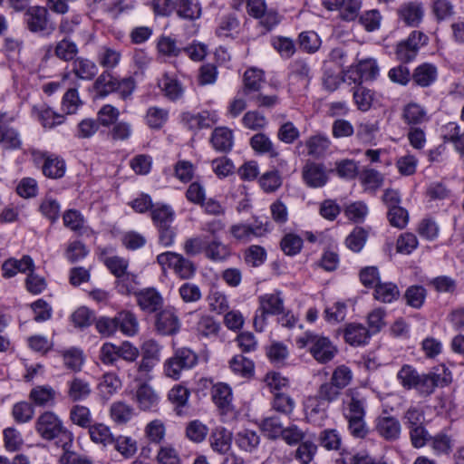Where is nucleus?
I'll list each match as a JSON object with an SVG mask.
<instances>
[{"mask_svg":"<svg viewBox=\"0 0 464 464\" xmlns=\"http://www.w3.org/2000/svg\"><path fill=\"white\" fill-rule=\"evenodd\" d=\"M34 115L44 128L52 129L64 121L65 117L45 105L33 108Z\"/></svg>","mask_w":464,"mask_h":464,"instance_id":"obj_24","label":"nucleus"},{"mask_svg":"<svg viewBox=\"0 0 464 464\" xmlns=\"http://www.w3.org/2000/svg\"><path fill=\"white\" fill-rule=\"evenodd\" d=\"M235 442L242 451L253 453L260 444V437L256 431L244 429L237 432Z\"/></svg>","mask_w":464,"mask_h":464,"instance_id":"obj_20","label":"nucleus"},{"mask_svg":"<svg viewBox=\"0 0 464 464\" xmlns=\"http://www.w3.org/2000/svg\"><path fill=\"white\" fill-rule=\"evenodd\" d=\"M89 434L94 443L102 444L104 447L114 443V437L110 428L103 423L91 425Z\"/></svg>","mask_w":464,"mask_h":464,"instance_id":"obj_36","label":"nucleus"},{"mask_svg":"<svg viewBox=\"0 0 464 464\" xmlns=\"http://www.w3.org/2000/svg\"><path fill=\"white\" fill-rule=\"evenodd\" d=\"M157 263L160 266L163 272L172 269L179 278H191L196 267L192 261L184 257L182 255L175 252H164L157 256Z\"/></svg>","mask_w":464,"mask_h":464,"instance_id":"obj_3","label":"nucleus"},{"mask_svg":"<svg viewBox=\"0 0 464 464\" xmlns=\"http://www.w3.org/2000/svg\"><path fill=\"white\" fill-rule=\"evenodd\" d=\"M258 302L259 308L268 314H279L284 311V300L279 292L263 295L259 296Z\"/></svg>","mask_w":464,"mask_h":464,"instance_id":"obj_25","label":"nucleus"},{"mask_svg":"<svg viewBox=\"0 0 464 464\" xmlns=\"http://www.w3.org/2000/svg\"><path fill=\"white\" fill-rule=\"evenodd\" d=\"M24 23L30 32L44 36L52 34L55 29L54 24L50 21L48 9L44 6L34 5L27 8L24 13Z\"/></svg>","mask_w":464,"mask_h":464,"instance_id":"obj_4","label":"nucleus"},{"mask_svg":"<svg viewBox=\"0 0 464 464\" xmlns=\"http://www.w3.org/2000/svg\"><path fill=\"white\" fill-rule=\"evenodd\" d=\"M375 430L386 440L393 441L400 438L401 426L395 417L380 416L376 419Z\"/></svg>","mask_w":464,"mask_h":464,"instance_id":"obj_11","label":"nucleus"},{"mask_svg":"<svg viewBox=\"0 0 464 464\" xmlns=\"http://www.w3.org/2000/svg\"><path fill=\"white\" fill-rule=\"evenodd\" d=\"M134 414V409L123 401H115L111 405L110 415L117 424H125L130 421Z\"/></svg>","mask_w":464,"mask_h":464,"instance_id":"obj_35","label":"nucleus"},{"mask_svg":"<svg viewBox=\"0 0 464 464\" xmlns=\"http://www.w3.org/2000/svg\"><path fill=\"white\" fill-rule=\"evenodd\" d=\"M417 246L418 239L412 233H403L397 239L396 250L398 253L409 255L416 249Z\"/></svg>","mask_w":464,"mask_h":464,"instance_id":"obj_62","label":"nucleus"},{"mask_svg":"<svg viewBox=\"0 0 464 464\" xmlns=\"http://www.w3.org/2000/svg\"><path fill=\"white\" fill-rule=\"evenodd\" d=\"M329 404L319 399L316 395L307 400L305 403L306 418L314 423L320 424L327 416Z\"/></svg>","mask_w":464,"mask_h":464,"instance_id":"obj_17","label":"nucleus"},{"mask_svg":"<svg viewBox=\"0 0 464 464\" xmlns=\"http://www.w3.org/2000/svg\"><path fill=\"white\" fill-rule=\"evenodd\" d=\"M115 317L118 329L124 334L133 336L138 333L139 323L134 314L130 311H121Z\"/></svg>","mask_w":464,"mask_h":464,"instance_id":"obj_33","label":"nucleus"},{"mask_svg":"<svg viewBox=\"0 0 464 464\" xmlns=\"http://www.w3.org/2000/svg\"><path fill=\"white\" fill-rule=\"evenodd\" d=\"M272 406L278 412L290 414L295 408V401L285 392H275Z\"/></svg>","mask_w":464,"mask_h":464,"instance_id":"obj_54","label":"nucleus"},{"mask_svg":"<svg viewBox=\"0 0 464 464\" xmlns=\"http://www.w3.org/2000/svg\"><path fill=\"white\" fill-rule=\"evenodd\" d=\"M43 174H63L66 165L63 159L56 155L43 156Z\"/></svg>","mask_w":464,"mask_h":464,"instance_id":"obj_50","label":"nucleus"},{"mask_svg":"<svg viewBox=\"0 0 464 464\" xmlns=\"http://www.w3.org/2000/svg\"><path fill=\"white\" fill-rule=\"evenodd\" d=\"M121 58L120 51L109 46H102L98 53L99 64L107 70L115 68L120 63Z\"/></svg>","mask_w":464,"mask_h":464,"instance_id":"obj_41","label":"nucleus"},{"mask_svg":"<svg viewBox=\"0 0 464 464\" xmlns=\"http://www.w3.org/2000/svg\"><path fill=\"white\" fill-rule=\"evenodd\" d=\"M182 121L186 126L192 130L208 128L210 126L209 118L205 113H191L184 112L182 114Z\"/></svg>","mask_w":464,"mask_h":464,"instance_id":"obj_52","label":"nucleus"},{"mask_svg":"<svg viewBox=\"0 0 464 464\" xmlns=\"http://www.w3.org/2000/svg\"><path fill=\"white\" fill-rule=\"evenodd\" d=\"M264 72L256 68H250L244 73V93L246 95L252 92H258L264 82Z\"/></svg>","mask_w":464,"mask_h":464,"instance_id":"obj_37","label":"nucleus"},{"mask_svg":"<svg viewBox=\"0 0 464 464\" xmlns=\"http://www.w3.org/2000/svg\"><path fill=\"white\" fill-rule=\"evenodd\" d=\"M353 100L357 108L362 111H367L373 102V92L363 87L357 85L353 88Z\"/></svg>","mask_w":464,"mask_h":464,"instance_id":"obj_43","label":"nucleus"},{"mask_svg":"<svg viewBox=\"0 0 464 464\" xmlns=\"http://www.w3.org/2000/svg\"><path fill=\"white\" fill-rule=\"evenodd\" d=\"M121 387V381L114 373H105L99 383V391L101 395L109 400Z\"/></svg>","mask_w":464,"mask_h":464,"instance_id":"obj_39","label":"nucleus"},{"mask_svg":"<svg viewBox=\"0 0 464 464\" xmlns=\"http://www.w3.org/2000/svg\"><path fill=\"white\" fill-rule=\"evenodd\" d=\"M204 253L206 257L213 261H223L230 254L228 247L220 240L215 238L207 242Z\"/></svg>","mask_w":464,"mask_h":464,"instance_id":"obj_42","label":"nucleus"},{"mask_svg":"<svg viewBox=\"0 0 464 464\" xmlns=\"http://www.w3.org/2000/svg\"><path fill=\"white\" fill-rule=\"evenodd\" d=\"M411 443L413 448H423L430 442L431 435L429 433L424 425L409 429Z\"/></svg>","mask_w":464,"mask_h":464,"instance_id":"obj_60","label":"nucleus"},{"mask_svg":"<svg viewBox=\"0 0 464 464\" xmlns=\"http://www.w3.org/2000/svg\"><path fill=\"white\" fill-rule=\"evenodd\" d=\"M269 232V223L255 219L254 223L248 224L238 222L229 227V233L235 240L240 243H248L255 237H261Z\"/></svg>","mask_w":464,"mask_h":464,"instance_id":"obj_8","label":"nucleus"},{"mask_svg":"<svg viewBox=\"0 0 464 464\" xmlns=\"http://www.w3.org/2000/svg\"><path fill=\"white\" fill-rule=\"evenodd\" d=\"M345 397L346 399L343 400V403L347 405L348 409V413H345V418H363L365 414L363 401L358 397V393L354 390H348L345 392Z\"/></svg>","mask_w":464,"mask_h":464,"instance_id":"obj_38","label":"nucleus"},{"mask_svg":"<svg viewBox=\"0 0 464 464\" xmlns=\"http://www.w3.org/2000/svg\"><path fill=\"white\" fill-rule=\"evenodd\" d=\"M448 383L449 380L446 377H441L440 374L436 372H430L419 376L415 389L421 394L430 395L434 392L436 387L440 385L444 386Z\"/></svg>","mask_w":464,"mask_h":464,"instance_id":"obj_19","label":"nucleus"},{"mask_svg":"<svg viewBox=\"0 0 464 464\" xmlns=\"http://www.w3.org/2000/svg\"><path fill=\"white\" fill-rule=\"evenodd\" d=\"M212 399L215 404L223 411L232 409V392L228 385L218 383L212 388Z\"/></svg>","mask_w":464,"mask_h":464,"instance_id":"obj_28","label":"nucleus"},{"mask_svg":"<svg viewBox=\"0 0 464 464\" xmlns=\"http://www.w3.org/2000/svg\"><path fill=\"white\" fill-rule=\"evenodd\" d=\"M72 421L82 427L90 428L92 425V414L89 408L83 405H74L70 412Z\"/></svg>","mask_w":464,"mask_h":464,"instance_id":"obj_49","label":"nucleus"},{"mask_svg":"<svg viewBox=\"0 0 464 464\" xmlns=\"http://www.w3.org/2000/svg\"><path fill=\"white\" fill-rule=\"evenodd\" d=\"M231 370L244 377H249L254 372V362L242 354L235 355L230 361Z\"/></svg>","mask_w":464,"mask_h":464,"instance_id":"obj_44","label":"nucleus"},{"mask_svg":"<svg viewBox=\"0 0 464 464\" xmlns=\"http://www.w3.org/2000/svg\"><path fill=\"white\" fill-rule=\"evenodd\" d=\"M67 395L72 401H84L92 393L90 382L80 377L74 376L67 382Z\"/></svg>","mask_w":464,"mask_h":464,"instance_id":"obj_14","label":"nucleus"},{"mask_svg":"<svg viewBox=\"0 0 464 464\" xmlns=\"http://www.w3.org/2000/svg\"><path fill=\"white\" fill-rule=\"evenodd\" d=\"M341 395V390L331 382L322 383L316 392V396L327 404L336 401Z\"/></svg>","mask_w":464,"mask_h":464,"instance_id":"obj_61","label":"nucleus"},{"mask_svg":"<svg viewBox=\"0 0 464 464\" xmlns=\"http://www.w3.org/2000/svg\"><path fill=\"white\" fill-rule=\"evenodd\" d=\"M240 22L234 14H227L220 18L216 34L219 37H228L239 28Z\"/></svg>","mask_w":464,"mask_h":464,"instance_id":"obj_47","label":"nucleus"},{"mask_svg":"<svg viewBox=\"0 0 464 464\" xmlns=\"http://www.w3.org/2000/svg\"><path fill=\"white\" fill-rule=\"evenodd\" d=\"M35 430L44 440H56V445L64 451H68L72 446V434L63 427L62 420L53 412L41 414L35 422Z\"/></svg>","mask_w":464,"mask_h":464,"instance_id":"obj_1","label":"nucleus"},{"mask_svg":"<svg viewBox=\"0 0 464 464\" xmlns=\"http://www.w3.org/2000/svg\"><path fill=\"white\" fill-rule=\"evenodd\" d=\"M402 119L409 125L421 124L428 119L427 111L419 103L410 102L403 107Z\"/></svg>","mask_w":464,"mask_h":464,"instance_id":"obj_30","label":"nucleus"},{"mask_svg":"<svg viewBox=\"0 0 464 464\" xmlns=\"http://www.w3.org/2000/svg\"><path fill=\"white\" fill-rule=\"evenodd\" d=\"M251 148L259 154H268L270 158H277L279 152L272 140L262 132L255 134L250 139Z\"/></svg>","mask_w":464,"mask_h":464,"instance_id":"obj_29","label":"nucleus"},{"mask_svg":"<svg viewBox=\"0 0 464 464\" xmlns=\"http://www.w3.org/2000/svg\"><path fill=\"white\" fill-rule=\"evenodd\" d=\"M330 146V139L322 134L311 136L305 140L307 154L316 159L323 157L329 150Z\"/></svg>","mask_w":464,"mask_h":464,"instance_id":"obj_26","label":"nucleus"},{"mask_svg":"<svg viewBox=\"0 0 464 464\" xmlns=\"http://www.w3.org/2000/svg\"><path fill=\"white\" fill-rule=\"evenodd\" d=\"M180 325V320L172 309L166 308L157 314L155 327L162 335L176 334Z\"/></svg>","mask_w":464,"mask_h":464,"instance_id":"obj_9","label":"nucleus"},{"mask_svg":"<svg viewBox=\"0 0 464 464\" xmlns=\"http://www.w3.org/2000/svg\"><path fill=\"white\" fill-rule=\"evenodd\" d=\"M231 434L222 427L216 428L209 436L211 449L218 454H227L231 448Z\"/></svg>","mask_w":464,"mask_h":464,"instance_id":"obj_16","label":"nucleus"},{"mask_svg":"<svg viewBox=\"0 0 464 464\" xmlns=\"http://www.w3.org/2000/svg\"><path fill=\"white\" fill-rule=\"evenodd\" d=\"M210 142L218 151H229L234 143L233 131L227 127L216 128L212 132Z\"/></svg>","mask_w":464,"mask_h":464,"instance_id":"obj_21","label":"nucleus"},{"mask_svg":"<svg viewBox=\"0 0 464 464\" xmlns=\"http://www.w3.org/2000/svg\"><path fill=\"white\" fill-rule=\"evenodd\" d=\"M388 77L393 83L406 86L411 79V73L407 66L400 64L389 70Z\"/></svg>","mask_w":464,"mask_h":464,"instance_id":"obj_63","label":"nucleus"},{"mask_svg":"<svg viewBox=\"0 0 464 464\" xmlns=\"http://www.w3.org/2000/svg\"><path fill=\"white\" fill-rule=\"evenodd\" d=\"M429 445L436 456H448L454 448V440L446 430L431 435Z\"/></svg>","mask_w":464,"mask_h":464,"instance_id":"obj_13","label":"nucleus"},{"mask_svg":"<svg viewBox=\"0 0 464 464\" xmlns=\"http://www.w3.org/2000/svg\"><path fill=\"white\" fill-rule=\"evenodd\" d=\"M151 218L157 227L171 225L175 211L167 204H156L151 209Z\"/></svg>","mask_w":464,"mask_h":464,"instance_id":"obj_31","label":"nucleus"},{"mask_svg":"<svg viewBox=\"0 0 464 464\" xmlns=\"http://www.w3.org/2000/svg\"><path fill=\"white\" fill-rule=\"evenodd\" d=\"M361 5L360 0H343V3H341L340 8H337L336 11H339L340 17L343 20L353 21L359 14Z\"/></svg>","mask_w":464,"mask_h":464,"instance_id":"obj_58","label":"nucleus"},{"mask_svg":"<svg viewBox=\"0 0 464 464\" xmlns=\"http://www.w3.org/2000/svg\"><path fill=\"white\" fill-rule=\"evenodd\" d=\"M208 432V428L200 420H194L189 421L186 427L187 438L196 443L202 442Z\"/></svg>","mask_w":464,"mask_h":464,"instance_id":"obj_46","label":"nucleus"},{"mask_svg":"<svg viewBox=\"0 0 464 464\" xmlns=\"http://www.w3.org/2000/svg\"><path fill=\"white\" fill-rule=\"evenodd\" d=\"M55 55L63 61H72L78 53L77 45L64 38L56 44L54 49Z\"/></svg>","mask_w":464,"mask_h":464,"instance_id":"obj_53","label":"nucleus"},{"mask_svg":"<svg viewBox=\"0 0 464 464\" xmlns=\"http://www.w3.org/2000/svg\"><path fill=\"white\" fill-rule=\"evenodd\" d=\"M429 37L420 31H412L407 39L401 41L395 50L397 59L402 63L413 61L420 49L428 44Z\"/></svg>","mask_w":464,"mask_h":464,"instance_id":"obj_6","label":"nucleus"},{"mask_svg":"<svg viewBox=\"0 0 464 464\" xmlns=\"http://www.w3.org/2000/svg\"><path fill=\"white\" fill-rule=\"evenodd\" d=\"M281 248L287 256L298 254L303 246V239L295 234H286L281 240Z\"/></svg>","mask_w":464,"mask_h":464,"instance_id":"obj_55","label":"nucleus"},{"mask_svg":"<svg viewBox=\"0 0 464 464\" xmlns=\"http://www.w3.org/2000/svg\"><path fill=\"white\" fill-rule=\"evenodd\" d=\"M273 47L284 58L289 59L295 52V46L292 39L288 37H275L272 40Z\"/></svg>","mask_w":464,"mask_h":464,"instance_id":"obj_64","label":"nucleus"},{"mask_svg":"<svg viewBox=\"0 0 464 464\" xmlns=\"http://www.w3.org/2000/svg\"><path fill=\"white\" fill-rule=\"evenodd\" d=\"M137 302L141 310L153 313L162 304L161 295L153 288H147L136 294Z\"/></svg>","mask_w":464,"mask_h":464,"instance_id":"obj_15","label":"nucleus"},{"mask_svg":"<svg viewBox=\"0 0 464 464\" xmlns=\"http://www.w3.org/2000/svg\"><path fill=\"white\" fill-rule=\"evenodd\" d=\"M135 401L141 411H150L159 403V397L147 383L139 385L135 393Z\"/></svg>","mask_w":464,"mask_h":464,"instance_id":"obj_18","label":"nucleus"},{"mask_svg":"<svg viewBox=\"0 0 464 464\" xmlns=\"http://www.w3.org/2000/svg\"><path fill=\"white\" fill-rule=\"evenodd\" d=\"M398 14L407 25L417 26L423 18L424 11L420 3L409 2L401 5Z\"/></svg>","mask_w":464,"mask_h":464,"instance_id":"obj_12","label":"nucleus"},{"mask_svg":"<svg viewBox=\"0 0 464 464\" xmlns=\"http://www.w3.org/2000/svg\"><path fill=\"white\" fill-rule=\"evenodd\" d=\"M299 348L308 347L313 357L320 363H326L334 359L337 348L329 338L311 332H306L296 339Z\"/></svg>","mask_w":464,"mask_h":464,"instance_id":"obj_2","label":"nucleus"},{"mask_svg":"<svg viewBox=\"0 0 464 464\" xmlns=\"http://www.w3.org/2000/svg\"><path fill=\"white\" fill-rule=\"evenodd\" d=\"M352 379L353 373L350 368L340 365L333 372L330 382L342 391L350 384Z\"/></svg>","mask_w":464,"mask_h":464,"instance_id":"obj_57","label":"nucleus"},{"mask_svg":"<svg viewBox=\"0 0 464 464\" xmlns=\"http://www.w3.org/2000/svg\"><path fill=\"white\" fill-rule=\"evenodd\" d=\"M299 44L308 53H315L321 46V39L314 31L303 32L299 34Z\"/></svg>","mask_w":464,"mask_h":464,"instance_id":"obj_51","label":"nucleus"},{"mask_svg":"<svg viewBox=\"0 0 464 464\" xmlns=\"http://www.w3.org/2000/svg\"><path fill=\"white\" fill-rule=\"evenodd\" d=\"M289 78L301 82L304 86L308 85L312 75L308 63L303 59H296L289 65Z\"/></svg>","mask_w":464,"mask_h":464,"instance_id":"obj_27","label":"nucleus"},{"mask_svg":"<svg viewBox=\"0 0 464 464\" xmlns=\"http://www.w3.org/2000/svg\"><path fill=\"white\" fill-rule=\"evenodd\" d=\"M72 71L78 79L91 81L97 74L98 68L92 61L78 57L72 61Z\"/></svg>","mask_w":464,"mask_h":464,"instance_id":"obj_22","label":"nucleus"},{"mask_svg":"<svg viewBox=\"0 0 464 464\" xmlns=\"http://www.w3.org/2000/svg\"><path fill=\"white\" fill-rule=\"evenodd\" d=\"M439 76L438 67L431 63L419 64L411 73L413 82L421 88H427L434 84Z\"/></svg>","mask_w":464,"mask_h":464,"instance_id":"obj_10","label":"nucleus"},{"mask_svg":"<svg viewBox=\"0 0 464 464\" xmlns=\"http://www.w3.org/2000/svg\"><path fill=\"white\" fill-rule=\"evenodd\" d=\"M169 111L167 110L151 107L148 110L146 114L147 124L152 129H160L167 121Z\"/></svg>","mask_w":464,"mask_h":464,"instance_id":"obj_56","label":"nucleus"},{"mask_svg":"<svg viewBox=\"0 0 464 464\" xmlns=\"http://www.w3.org/2000/svg\"><path fill=\"white\" fill-rule=\"evenodd\" d=\"M373 296L376 300L382 303H392L400 296V290L398 286L391 282L381 283L379 282L374 286Z\"/></svg>","mask_w":464,"mask_h":464,"instance_id":"obj_34","label":"nucleus"},{"mask_svg":"<svg viewBox=\"0 0 464 464\" xmlns=\"http://www.w3.org/2000/svg\"><path fill=\"white\" fill-rule=\"evenodd\" d=\"M197 362L198 356L193 351L188 348H180L166 361L164 371L168 377L178 380L182 371L191 369Z\"/></svg>","mask_w":464,"mask_h":464,"instance_id":"obj_5","label":"nucleus"},{"mask_svg":"<svg viewBox=\"0 0 464 464\" xmlns=\"http://www.w3.org/2000/svg\"><path fill=\"white\" fill-rule=\"evenodd\" d=\"M247 14L259 20L266 32L271 31L280 22V16L275 9H268L265 0H246Z\"/></svg>","mask_w":464,"mask_h":464,"instance_id":"obj_7","label":"nucleus"},{"mask_svg":"<svg viewBox=\"0 0 464 464\" xmlns=\"http://www.w3.org/2000/svg\"><path fill=\"white\" fill-rule=\"evenodd\" d=\"M176 8L178 15L187 20H197L202 14V8L198 0H179Z\"/></svg>","mask_w":464,"mask_h":464,"instance_id":"obj_32","label":"nucleus"},{"mask_svg":"<svg viewBox=\"0 0 464 464\" xmlns=\"http://www.w3.org/2000/svg\"><path fill=\"white\" fill-rule=\"evenodd\" d=\"M426 295L427 293L423 286L411 285L406 290L404 298L408 305L419 309L424 304Z\"/></svg>","mask_w":464,"mask_h":464,"instance_id":"obj_48","label":"nucleus"},{"mask_svg":"<svg viewBox=\"0 0 464 464\" xmlns=\"http://www.w3.org/2000/svg\"><path fill=\"white\" fill-rule=\"evenodd\" d=\"M55 398V391L47 385L36 386L30 392V399L37 406L53 404Z\"/></svg>","mask_w":464,"mask_h":464,"instance_id":"obj_40","label":"nucleus"},{"mask_svg":"<svg viewBox=\"0 0 464 464\" xmlns=\"http://www.w3.org/2000/svg\"><path fill=\"white\" fill-rule=\"evenodd\" d=\"M370 331L361 324H350L344 329L346 343L353 346L365 344L370 338Z\"/></svg>","mask_w":464,"mask_h":464,"instance_id":"obj_23","label":"nucleus"},{"mask_svg":"<svg viewBox=\"0 0 464 464\" xmlns=\"http://www.w3.org/2000/svg\"><path fill=\"white\" fill-rule=\"evenodd\" d=\"M161 89L170 101H177L184 94V88L176 79L165 76L161 81Z\"/></svg>","mask_w":464,"mask_h":464,"instance_id":"obj_45","label":"nucleus"},{"mask_svg":"<svg viewBox=\"0 0 464 464\" xmlns=\"http://www.w3.org/2000/svg\"><path fill=\"white\" fill-rule=\"evenodd\" d=\"M208 302L210 310L218 314L227 312L229 307L227 296L218 290L210 291L208 296Z\"/></svg>","mask_w":464,"mask_h":464,"instance_id":"obj_59","label":"nucleus"}]
</instances>
